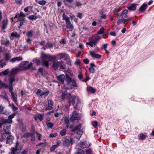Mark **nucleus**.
<instances>
[{"instance_id": "24", "label": "nucleus", "mask_w": 154, "mask_h": 154, "mask_svg": "<svg viewBox=\"0 0 154 154\" xmlns=\"http://www.w3.org/2000/svg\"><path fill=\"white\" fill-rule=\"evenodd\" d=\"M136 4H132L131 6L128 7V10L132 11H134L136 9Z\"/></svg>"}, {"instance_id": "16", "label": "nucleus", "mask_w": 154, "mask_h": 154, "mask_svg": "<svg viewBox=\"0 0 154 154\" xmlns=\"http://www.w3.org/2000/svg\"><path fill=\"white\" fill-rule=\"evenodd\" d=\"M6 139V143L11 145L13 143V141L14 139V137L11 135H9L7 137Z\"/></svg>"}, {"instance_id": "38", "label": "nucleus", "mask_w": 154, "mask_h": 154, "mask_svg": "<svg viewBox=\"0 0 154 154\" xmlns=\"http://www.w3.org/2000/svg\"><path fill=\"white\" fill-rule=\"evenodd\" d=\"M47 126L49 128H52L54 125L53 123L51 122H46Z\"/></svg>"}, {"instance_id": "17", "label": "nucleus", "mask_w": 154, "mask_h": 154, "mask_svg": "<svg viewBox=\"0 0 154 154\" xmlns=\"http://www.w3.org/2000/svg\"><path fill=\"white\" fill-rule=\"evenodd\" d=\"M78 77L80 80H81L82 82H87L90 79V78L88 77H86L84 79H82L83 75L81 74H80L78 75Z\"/></svg>"}, {"instance_id": "2", "label": "nucleus", "mask_w": 154, "mask_h": 154, "mask_svg": "<svg viewBox=\"0 0 154 154\" xmlns=\"http://www.w3.org/2000/svg\"><path fill=\"white\" fill-rule=\"evenodd\" d=\"M66 84L65 85V87L66 90L72 89L74 87H78V86L76 84V82L69 76H66Z\"/></svg>"}, {"instance_id": "50", "label": "nucleus", "mask_w": 154, "mask_h": 154, "mask_svg": "<svg viewBox=\"0 0 154 154\" xmlns=\"http://www.w3.org/2000/svg\"><path fill=\"white\" fill-rule=\"evenodd\" d=\"M46 42L45 40H41V42L39 43V44L41 46H45V44Z\"/></svg>"}, {"instance_id": "31", "label": "nucleus", "mask_w": 154, "mask_h": 154, "mask_svg": "<svg viewBox=\"0 0 154 154\" xmlns=\"http://www.w3.org/2000/svg\"><path fill=\"white\" fill-rule=\"evenodd\" d=\"M49 93V91H47L46 92H44L43 91L42 95V98H45L46 96H47L48 94Z\"/></svg>"}, {"instance_id": "37", "label": "nucleus", "mask_w": 154, "mask_h": 154, "mask_svg": "<svg viewBox=\"0 0 154 154\" xmlns=\"http://www.w3.org/2000/svg\"><path fill=\"white\" fill-rule=\"evenodd\" d=\"M2 44L5 45L6 46H8L10 44V42L9 41H3L2 42Z\"/></svg>"}, {"instance_id": "30", "label": "nucleus", "mask_w": 154, "mask_h": 154, "mask_svg": "<svg viewBox=\"0 0 154 154\" xmlns=\"http://www.w3.org/2000/svg\"><path fill=\"white\" fill-rule=\"evenodd\" d=\"M11 37L17 38H19L20 36V35L18 34L17 32H13L11 33Z\"/></svg>"}, {"instance_id": "14", "label": "nucleus", "mask_w": 154, "mask_h": 154, "mask_svg": "<svg viewBox=\"0 0 154 154\" xmlns=\"http://www.w3.org/2000/svg\"><path fill=\"white\" fill-rule=\"evenodd\" d=\"M16 115L15 113H13L9 116L8 117V119H6L5 120V122L8 123H11L12 122V119L14 118Z\"/></svg>"}, {"instance_id": "10", "label": "nucleus", "mask_w": 154, "mask_h": 154, "mask_svg": "<svg viewBox=\"0 0 154 154\" xmlns=\"http://www.w3.org/2000/svg\"><path fill=\"white\" fill-rule=\"evenodd\" d=\"M70 143L71 144H73L72 139V138H70L69 139H68L65 138L63 140V145L64 146H69Z\"/></svg>"}, {"instance_id": "51", "label": "nucleus", "mask_w": 154, "mask_h": 154, "mask_svg": "<svg viewBox=\"0 0 154 154\" xmlns=\"http://www.w3.org/2000/svg\"><path fill=\"white\" fill-rule=\"evenodd\" d=\"M92 124L94 127L96 128L97 126V122L96 121H93L92 122Z\"/></svg>"}, {"instance_id": "55", "label": "nucleus", "mask_w": 154, "mask_h": 154, "mask_svg": "<svg viewBox=\"0 0 154 154\" xmlns=\"http://www.w3.org/2000/svg\"><path fill=\"white\" fill-rule=\"evenodd\" d=\"M65 123L66 124V126L67 128L69 127V119H67L66 118L65 119Z\"/></svg>"}, {"instance_id": "60", "label": "nucleus", "mask_w": 154, "mask_h": 154, "mask_svg": "<svg viewBox=\"0 0 154 154\" xmlns=\"http://www.w3.org/2000/svg\"><path fill=\"white\" fill-rule=\"evenodd\" d=\"M89 70L91 73H94V72L95 69L93 67H90L89 69Z\"/></svg>"}, {"instance_id": "20", "label": "nucleus", "mask_w": 154, "mask_h": 154, "mask_svg": "<svg viewBox=\"0 0 154 154\" xmlns=\"http://www.w3.org/2000/svg\"><path fill=\"white\" fill-rule=\"evenodd\" d=\"M90 53L92 57H95L98 59H100L102 57L101 55L96 54L94 51H91Z\"/></svg>"}, {"instance_id": "54", "label": "nucleus", "mask_w": 154, "mask_h": 154, "mask_svg": "<svg viewBox=\"0 0 154 154\" xmlns=\"http://www.w3.org/2000/svg\"><path fill=\"white\" fill-rule=\"evenodd\" d=\"M65 54H60L58 55V56L59 57V58L60 59H61L64 58L65 57Z\"/></svg>"}, {"instance_id": "18", "label": "nucleus", "mask_w": 154, "mask_h": 154, "mask_svg": "<svg viewBox=\"0 0 154 154\" xmlns=\"http://www.w3.org/2000/svg\"><path fill=\"white\" fill-rule=\"evenodd\" d=\"M130 20L129 19H119L117 22V24L118 25H119L120 24L123 23V24H125L126 22L129 21Z\"/></svg>"}, {"instance_id": "64", "label": "nucleus", "mask_w": 154, "mask_h": 154, "mask_svg": "<svg viewBox=\"0 0 154 154\" xmlns=\"http://www.w3.org/2000/svg\"><path fill=\"white\" fill-rule=\"evenodd\" d=\"M76 154H85V153L84 151L81 150L79 152H77Z\"/></svg>"}, {"instance_id": "25", "label": "nucleus", "mask_w": 154, "mask_h": 154, "mask_svg": "<svg viewBox=\"0 0 154 154\" xmlns=\"http://www.w3.org/2000/svg\"><path fill=\"white\" fill-rule=\"evenodd\" d=\"M46 47L47 48H50L51 49L53 48V44L49 42H48L46 44H45Z\"/></svg>"}, {"instance_id": "45", "label": "nucleus", "mask_w": 154, "mask_h": 154, "mask_svg": "<svg viewBox=\"0 0 154 154\" xmlns=\"http://www.w3.org/2000/svg\"><path fill=\"white\" fill-rule=\"evenodd\" d=\"M35 133L36 134V136L38 138V140H41V137H42V135L38 133L37 131H35Z\"/></svg>"}, {"instance_id": "9", "label": "nucleus", "mask_w": 154, "mask_h": 154, "mask_svg": "<svg viewBox=\"0 0 154 154\" xmlns=\"http://www.w3.org/2000/svg\"><path fill=\"white\" fill-rule=\"evenodd\" d=\"M24 68L26 69H28L31 68V69L35 70L36 69L35 67H33L32 66V63H29V62L27 61H25L24 62Z\"/></svg>"}, {"instance_id": "56", "label": "nucleus", "mask_w": 154, "mask_h": 154, "mask_svg": "<svg viewBox=\"0 0 154 154\" xmlns=\"http://www.w3.org/2000/svg\"><path fill=\"white\" fill-rule=\"evenodd\" d=\"M9 69H7L5 70V71H4V72H2L3 73V74L4 75H8L9 73Z\"/></svg>"}, {"instance_id": "27", "label": "nucleus", "mask_w": 154, "mask_h": 154, "mask_svg": "<svg viewBox=\"0 0 154 154\" xmlns=\"http://www.w3.org/2000/svg\"><path fill=\"white\" fill-rule=\"evenodd\" d=\"M63 19L65 20L66 23L70 21L69 17L68 16L66 15L65 13L63 14L62 15Z\"/></svg>"}, {"instance_id": "5", "label": "nucleus", "mask_w": 154, "mask_h": 154, "mask_svg": "<svg viewBox=\"0 0 154 154\" xmlns=\"http://www.w3.org/2000/svg\"><path fill=\"white\" fill-rule=\"evenodd\" d=\"M53 67L55 69L59 68L61 69H64L66 68V65L64 62L63 61H54L53 63Z\"/></svg>"}, {"instance_id": "11", "label": "nucleus", "mask_w": 154, "mask_h": 154, "mask_svg": "<svg viewBox=\"0 0 154 154\" xmlns=\"http://www.w3.org/2000/svg\"><path fill=\"white\" fill-rule=\"evenodd\" d=\"M66 76H68L67 75L65 76L64 74H61L57 76V79L61 83L64 84V81L65 80H66Z\"/></svg>"}, {"instance_id": "49", "label": "nucleus", "mask_w": 154, "mask_h": 154, "mask_svg": "<svg viewBox=\"0 0 154 154\" xmlns=\"http://www.w3.org/2000/svg\"><path fill=\"white\" fill-rule=\"evenodd\" d=\"M85 152L86 154H92V150L91 148H89L88 149H86Z\"/></svg>"}, {"instance_id": "32", "label": "nucleus", "mask_w": 154, "mask_h": 154, "mask_svg": "<svg viewBox=\"0 0 154 154\" xmlns=\"http://www.w3.org/2000/svg\"><path fill=\"white\" fill-rule=\"evenodd\" d=\"M11 57V56L8 53H6L5 54V59L6 61H8Z\"/></svg>"}, {"instance_id": "35", "label": "nucleus", "mask_w": 154, "mask_h": 154, "mask_svg": "<svg viewBox=\"0 0 154 154\" xmlns=\"http://www.w3.org/2000/svg\"><path fill=\"white\" fill-rule=\"evenodd\" d=\"M33 32L32 30L28 31L26 33V35L30 37H32L33 36Z\"/></svg>"}, {"instance_id": "22", "label": "nucleus", "mask_w": 154, "mask_h": 154, "mask_svg": "<svg viewBox=\"0 0 154 154\" xmlns=\"http://www.w3.org/2000/svg\"><path fill=\"white\" fill-rule=\"evenodd\" d=\"M147 5L146 4H143L139 8V11L140 12H143L147 8Z\"/></svg>"}, {"instance_id": "28", "label": "nucleus", "mask_w": 154, "mask_h": 154, "mask_svg": "<svg viewBox=\"0 0 154 154\" xmlns=\"http://www.w3.org/2000/svg\"><path fill=\"white\" fill-rule=\"evenodd\" d=\"M18 20L19 21H20V26H22L23 24V23H24L25 21V18H22L20 17H19L18 18Z\"/></svg>"}, {"instance_id": "21", "label": "nucleus", "mask_w": 154, "mask_h": 154, "mask_svg": "<svg viewBox=\"0 0 154 154\" xmlns=\"http://www.w3.org/2000/svg\"><path fill=\"white\" fill-rule=\"evenodd\" d=\"M128 12V11L127 10H124L122 14L121 15V17L122 18H126L128 17L127 14Z\"/></svg>"}, {"instance_id": "41", "label": "nucleus", "mask_w": 154, "mask_h": 154, "mask_svg": "<svg viewBox=\"0 0 154 154\" xmlns=\"http://www.w3.org/2000/svg\"><path fill=\"white\" fill-rule=\"evenodd\" d=\"M44 117V115L43 114H39L37 116V118L40 121H42Z\"/></svg>"}, {"instance_id": "4", "label": "nucleus", "mask_w": 154, "mask_h": 154, "mask_svg": "<svg viewBox=\"0 0 154 154\" xmlns=\"http://www.w3.org/2000/svg\"><path fill=\"white\" fill-rule=\"evenodd\" d=\"M22 148V146L21 145L18 141H17L15 143V147H12L11 148V154H18V150L21 149ZM27 150L24 149L21 152V154H27Z\"/></svg>"}, {"instance_id": "15", "label": "nucleus", "mask_w": 154, "mask_h": 154, "mask_svg": "<svg viewBox=\"0 0 154 154\" xmlns=\"http://www.w3.org/2000/svg\"><path fill=\"white\" fill-rule=\"evenodd\" d=\"M8 20L7 17L5 19L3 20L2 23V29L4 30L7 28V26L8 25Z\"/></svg>"}, {"instance_id": "46", "label": "nucleus", "mask_w": 154, "mask_h": 154, "mask_svg": "<svg viewBox=\"0 0 154 154\" xmlns=\"http://www.w3.org/2000/svg\"><path fill=\"white\" fill-rule=\"evenodd\" d=\"M108 45V44H103L101 48V49H103L104 50H106L107 48V46Z\"/></svg>"}, {"instance_id": "63", "label": "nucleus", "mask_w": 154, "mask_h": 154, "mask_svg": "<svg viewBox=\"0 0 154 154\" xmlns=\"http://www.w3.org/2000/svg\"><path fill=\"white\" fill-rule=\"evenodd\" d=\"M25 16V14L22 12H21L20 13L19 17H20V18H21V17H24Z\"/></svg>"}, {"instance_id": "40", "label": "nucleus", "mask_w": 154, "mask_h": 154, "mask_svg": "<svg viewBox=\"0 0 154 154\" xmlns=\"http://www.w3.org/2000/svg\"><path fill=\"white\" fill-rule=\"evenodd\" d=\"M66 130L65 129H63L60 132V134L61 136H65L66 134Z\"/></svg>"}, {"instance_id": "26", "label": "nucleus", "mask_w": 154, "mask_h": 154, "mask_svg": "<svg viewBox=\"0 0 154 154\" xmlns=\"http://www.w3.org/2000/svg\"><path fill=\"white\" fill-rule=\"evenodd\" d=\"M87 90L88 91L91 92V93H95L96 91V90L95 89L93 88L91 86H90L89 87H88Z\"/></svg>"}, {"instance_id": "47", "label": "nucleus", "mask_w": 154, "mask_h": 154, "mask_svg": "<svg viewBox=\"0 0 154 154\" xmlns=\"http://www.w3.org/2000/svg\"><path fill=\"white\" fill-rule=\"evenodd\" d=\"M67 96L66 92L65 91L64 92H63L61 95V98L62 99H64Z\"/></svg>"}, {"instance_id": "36", "label": "nucleus", "mask_w": 154, "mask_h": 154, "mask_svg": "<svg viewBox=\"0 0 154 154\" xmlns=\"http://www.w3.org/2000/svg\"><path fill=\"white\" fill-rule=\"evenodd\" d=\"M32 61L35 62L37 66L40 65L41 63L39 59H34L32 60Z\"/></svg>"}, {"instance_id": "1", "label": "nucleus", "mask_w": 154, "mask_h": 154, "mask_svg": "<svg viewBox=\"0 0 154 154\" xmlns=\"http://www.w3.org/2000/svg\"><path fill=\"white\" fill-rule=\"evenodd\" d=\"M76 96L75 95L72 96L71 94H69L68 97L69 103L70 105L73 106V108L75 109H78L79 108L81 105L80 101L78 99L76 101V104L75 105V103Z\"/></svg>"}, {"instance_id": "48", "label": "nucleus", "mask_w": 154, "mask_h": 154, "mask_svg": "<svg viewBox=\"0 0 154 154\" xmlns=\"http://www.w3.org/2000/svg\"><path fill=\"white\" fill-rule=\"evenodd\" d=\"M57 147V145H53L51 147L50 150L51 151H54Z\"/></svg>"}, {"instance_id": "42", "label": "nucleus", "mask_w": 154, "mask_h": 154, "mask_svg": "<svg viewBox=\"0 0 154 154\" xmlns=\"http://www.w3.org/2000/svg\"><path fill=\"white\" fill-rule=\"evenodd\" d=\"M32 133H25L23 135V137L25 138H28L30 136H32Z\"/></svg>"}, {"instance_id": "61", "label": "nucleus", "mask_w": 154, "mask_h": 154, "mask_svg": "<svg viewBox=\"0 0 154 154\" xmlns=\"http://www.w3.org/2000/svg\"><path fill=\"white\" fill-rule=\"evenodd\" d=\"M13 88L12 85H10L9 88V91L11 94L13 93L14 92H13Z\"/></svg>"}, {"instance_id": "59", "label": "nucleus", "mask_w": 154, "mask_h": 154, "mask_svg": "<svg viewBox=\"0 0 154 154\" xmlns=\"http://www.w3.org/2000/svg\"><path fill=\"white\" fill-rule=\"evenodd\" d=\"M121 10V9L120 7H116L114 10L115 12H118L120 11Z\"/></svg>"}, {"instance_id": "6", "label": "nucleus", "mask_w": 154, "mask_h": 154, "mask_svg": "<svg viewBox=\"0 0 154 154\" xmlns=\"http://www.w3.org/2000/svg\"><path fill=\"white\" fill-rule=\"evenodd\" d=\"M81 117L80 114L78 113L76 111H74L70 117V121L73 122L75 120H78L81 119Z\"/></svg>"}, {"instance_id": "53", "label": "nucleus", "mask_w": 154, "mask_h": 154, "mask_svg": "<svg viewBox=\"0 0 154 154\" xmlns=\"http://www.w3.org/2000/svg\"><path fill=\"white\" fill-rule=\"evenodd\" d=\"M60 43L61 44H66V40L65 38H63L60 40Z\"/></svg>"}, {"instance_id": "43", "label": "nucleus", "mask_w": 154, "mask_h": 154, "mask_svg": "<svg viewBox=\"0 0 154 154\" xmlns=\"http://www.w3.org/2000/svg\"><path fill=\"white\" fill-rule=\"evenodd\" d=\"M104 32V28L103 27H102L99 30L97 31V33L98 34H103Z\"/></svg>"}, {"instance_id": "44", "label": "nucleus", "mask_w": 154, "mask_h": 154, "mask_svg": "<svg viewBox=\"0 0 154 154\" xmlns=\"http://www.w3.org/2000/svg\"><path fill=\"white\" fill-rule=\"evenodd\" d=\"M11 95L12 97V98H13L14 101L15 102H17V95H15L14 93H13L11 94Z\"/></svg>"}, {"instance_id": "12", "label": "nucleus", "mask_w": 154, "mask_h": 154, "mask_svg": "<svg viewBox=\"0 0 154 154\" xmlns=\"http://www.w3.org/2000/svg\"><path fill=\"white\" fill-rule=\"evenodd\" d=\"M19 69L18 68L13 69H12L11 71L10 74L9 75V77H14L15 76L16 74L18 72Z\"/></svg>"}, {"instance_id": "8", "label": "nucleus", "mask_w": 154, "mask_h": 154, "mask_svg": "<svg viewBox=\"0 0 154 154\" xmlns=\"http://www.w3.org/2000/svg\"><path fill=\"white\" fill-rule=\"evenodd\" d=\"M82 124H80L79 125L75 127H70V131L71 132H74L78 130L77 132V133L82 134V131L79 130H80L82 128Z\"/></svg>"}, {"instance_id": "52", "label": "nucleus", "mask_w": 154, "mask_h": 154, "mask_svg": "<svg viewBox=\"0 0 154 154\" xmlns=\"http://www.w3.org/2000/svg\"><path fill=\"white\" fill-rule=\"evenodd\" d=\"M42 91L40 89H39L37 90V91L36 92V94L38 95H40L41 96H42Z\"/></svg>"}, {"instance_id": "57", "label": "nucleus", "mask_w": 154, "mask_h": 154, "mask_svg": "<svg viewBox=\"0 0 154 154\" xmlns=\"http://www.w3.org/2000/svg\"><path fill=\"white\" fill-rule=\"evenodd\" d=\"M15 61H21L22 60L23 58L19 56L15 57Z\"/></svg>"}, {"instance_id": "19", "label": "nucleus", "mask_w": 154, "mask_h": 154, "mask_svg": "<svg viewBox=\"0 0 154 154\" xmlns=\"http://www.w3.org/2000/svg\"><path fill=\"white\" fill-rule=\"evenodd\" d=\"M66 27L69 29L70 31H72L74 28V27L71 24L70 21L66 23Z\"/></svg>"}, {"instance_id": "3", "label": "nucleus", "mask_w": 154, "mask_h": 154, "mask_svg": "<svg viewBox=\"0 0 154 154\" xmlns=\"http://www.w3.org/2000/svg\"><path fill=\"white\" fill-rule=\"evenodd\" d=\"M42 60V64L47 67L49 66L48 62L55 59L54 57H51L49 54H42L41 57Z\"/></svg>"}, {"instance_id": "33", "label": "nucleus", "mask_w": 154, "mask_h": 154, "mask_svg": "<svg viewBox=\"0 0 154 154\" xmlns=\"http://www.w3.org/2000/svg\"><path fill=\"white\" fill-rule=\"evenodd\" d=\"M35 1L38 4L42 5H44L46 3V2L45 0H42L41 1H38L37 0H36Z\"/></svg>"}, {"instance_id": "13", "label": "nucleus", "mask_w": 154, "mask_h": 154, "mask_svg": "<svg viewBox=\"0 0 154 154\" xmlns=\"http://www.w3.org/2000/svg\"><path fill=\"white\" fill-rule=\"evenodd\" d=\"M48 106L46 107L45 109L46 110H50L53 109V106L54 103L52 100H48Z\"/></svg>"}, {"instance_id": "23", "label": "nucleus", "mask_w": 154, "mask_h": 154, "mask_svg": "<svg viewBox=\"0 0 154 154\" xmlns=\"http://www.w3.org/2000/svg\"><path fill=\"white\" fill-rule=\"evenodd\" d=\"M9 83L10 84V85H12V84L14 82L16 81L17 82L18 81L17 80H16L14 77H9Z\"/></svg>"}, {"instance_id": "58", "label": "nucleus", "mask_w": 154, "mask_h": 154, "mask_svg": "<svg viewBox=\"0 0 154 154\" xmlns=\"http://www.w3.org/2000/svg\"><path fill=\"white\" fill-rule=\"evenodd\" d=\"M57 135V133H55L53 134H51L49 135V137L52 138L56 136Z\"/></svg>"}, {"instance_id": "62", "label": "nucleus", "mask_w": 154, "mask_h": 154, "mask_svg": "<svg viewBox=\"0 0 154 154\" xmlns=\"http://www.w3.org/2000/svg\"><path fill=\"white\" fill-rule=\"evenodd\" d=\"M8 136H7L6 134H3L2 135V137L3 140H5L7 139V137Z\"/></svg>"}, {"instance_id": "7", "label": "nucleus", "mask_w": 154, "mask_h": 154, "mask_svg": "<svg viewBox=\"0 0 154 154\" xmlns=\"http://www.w3.org/2000/svg\"><path fill=\"white\" fill-rule=\"evenodd\" d=\"M101 37L99 36H97L94 39L90 40L89 42H87L86 44L89 45L91 47H93V46L95 45L97 42L101 38Z\"/></svg>"}, {"instance_id": "34", "label": "nucleus", "mask_w": 154, "mask_h": 154, "mask_svg": "<svg viewBox=\"0 0 154 154\" xmlns=\"http://www.w3.org/2000/svg\"><path fill=\"white\" fill-rule=\"evenodd\" d=\"M146 137V135L143 133H141L138 135V138L139 139L143 140Z\"/></svg>"}, {"instance_id": "39", "label": "nucleus", "mask_w": 154, "mask_h": 154, "mask_svg": "<svg viewBox=\"0 0 154 154\" xmlns=\"http://www.w3.org/2000/svg\"><path fill=\"white\" fill-rule=\"evenodd\" d=\"M28 18L30 20H35L38 18V17L36 15H32L30 16Z\"/></svg>"}, {"instance_id": "29", "label": "nucleus", "mask_w": 154, "mask_h": 154, "mask_svg": "<svg viewBox=\"0 0 154 154\" xmlns=\"http://www.w3.org/2000/svg\"><path fill=\"white\" fill-rule=\"evenodd\" d=\"M88 147V145L86 142H82L81 144V147L82 149H84Z\"/></svg>"}]
</instances>
